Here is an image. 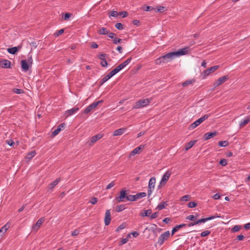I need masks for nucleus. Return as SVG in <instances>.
<instances>
[{
	"label": "nucleus",
	"instance_id": "f257e3e1",
	"mask_svg": "<svg viewBox=\"0 0 250 250\" xmlns=\"http://www.w3.org/2000/svg\"><path fill=\"white\" fill-rule=\"evenodd\" d=\"M175 58L176 56L174 54V52H169L157 59L155 60V63L158 65L163 63L170 62Z\"/></svg>",
	"mask_w": 250,
	"mask_h": 250
},
{
	"label": "nucleus",
	"instance_id": "f03ea898",
	"mask_svg": "<svg viewBox=\"0 0 250 250\" xmlns=\"http://www.w3.org/2000/svg\"><path fill=\"white\" fill-rule=\"evenodd\" d=\"M127 190L125 189H122L119 193V196H116L115 198V199L117 201V202H125L128 201L127 198L128 196V194L127 193Z\"/></svg>",
	"mask_w": 250,
	"mask_h": 250
},
{
	"label": "nucleus",
	"instance_id": "7ed1b4c3",
	"mask_svg": "<svg viewBox=\"0 0 250 250\" xmlns=\"http://www.w3.org/2000/svg\"><path fill=\"white\" fill-rule=\"evenodd\" d=\"M150 102L148 99H141L136 102L132 106L133 109H138L147 106Z\"/></svg>",
	"mask_w": 250,
	"mask_h": 250
},
{
	"label": "nucleus",
	"instance_id": "20e7f679",
	"mask_svg": "<svg viewBox=\"0 0 250 250\" xmlns=\"http://www.w3.org/2000/svg\"><path fill=\"white\" fill-rule=\"evenodd\" d=\"M209 116L210 115L209 114H205L203 116L201 117V118L194 122L193 123H192L189 126V128L194 129V128L196 127L202 123H203L204 121L207 120L209 117Z\"/></svg>",
	"mask_w": 250,
	"mask_h": 250
},
{
	"label": "nucleus",
	"instance_id": "39448f33",
	"mask_svg": "<svg viewBox=\"0 0 250 250\" xmlns=\"http://www.w3.org/2000/svg\"><path fill=\"white\" fill-rule=\"evenodd\" d=\"M218 65L211 66L208 69L205 70L201 74L202 79H205L211 73L214 72L219 68Z\"/></svg>",
	"mask_w": 250,
	"mask_h": 250
},
{
	"label": "nucleus",
	"instance_id": "423d86ee",
	"mask_svg": "<svg viewBox=\"0 0 250 250\" xmlns=\"http://www.w3.org/2000/svg\"><path fill=\"white\" fill-rule=\"evenodd\" d=\"M146 192H139L135 195H129L127 200L129 201H135L139 199L146 197Z\"/></svg>",
	"mask_w": 250,
	"mask_h": 250
},
{
	"label": "nucleus",
	"instance_id": "0eeeda50",
	"mask_svg": "<svg viewBox=\"0 0 250 250\" xmlns=\"http://www.w3.org/2000/svg\"><path fill=\"white\" fill-rule=\"evenodd\" d=\"M155 182H156V178L154 177H151L150 179L149 183H148V191H147V194H148V196H149L151 194V193L155 188Z\"/></svg>",
	"mask_w": 250,
	"mask_h": 250
},
{
	"label": "nucleus",
	"instance_id": "6e6552de",
	"mask_svg": "<svg viewBox=\"0 0 250 250\" xmlns=\"http://www.w3.org/2000/svg\"><path fill=\"white\" fill-rule=\"evenodd\" d=\"M170 233L168 230L166 231L163 233H162L158 240V244L159 246L162 245V244L164 243L165 240H167L169 236Z\"/></svg>",
	"mask_w": 250,
	"mask_h": 250
},
{
	"label": "nucleus",
	"instance_id": "1a4fd4ad",
	"mask_svg": "<svg viewBox=\"0 0 250 250\" xmlns=\"http://www.w3.org/2000/svg\"><path fill=\"white\" fill-rule=\"evenodd\" d=\"M229 79V77L228 75L224 76L219 78L215 83H213V86L214 88L219 86L223 83H225L226 81H227Z\"/></svg>",
	"mask_w": 250,
	"mask_h": 250
},
{
	"label": "nucleus",
	"instance_id": "9d476101",
	"mask_svg": "<svg viewBox=\"0 0 250 250\" xmlns=\"http://www.w3.org/2000/svg\"><path fill=\"white\" fill-rule=\"evenodd\" d=\"M189 47H186L182 49H179L176 52H174V54L175 55L176 58L177 57H179L180 56H183L187 54L189 51Z\"/></svg>",
	"mask_w": 250,
	"mask_h": 250
},
{
	"label": "nucleus",
	"instance_id": "9b49d317",
	"mask_svg": "<svg viewBox=\"0 0 250 250\" xmlns=\"http://www.w3.org/2000/svg\"><path fill=\"white\" fill-rule=\"evenodd\" d=\"M171 174V171L167 170V171L163 175L160 184L165 185L166 182L168 181L169 179L170 175Z\"/></svg>",
	"mask_w": 250,
	"mask_h": 250
},
{
	"label": "nucleus",
	"instance_id": "f8f14e48",
	"mask_svg": "<svg viewBox=\"0 0 250 250\" xmlns=\"http://www.w3.org/2000/svg\"><path fill=\"white\" fill-rule=\"evenodd\" d=\"M44 219L43 217H42L40 218L35 225H34L32 227V231H37L39 229V228L40 227L41 225L44 222Z\"/></svg>",
	"mask_w": 250,
	"mask_h": 250
},
{
	"label": "nucleus",
	"instance_id": "ddd939ff",
	"mask_svg": "<svg viewBox=\"0 0 250 250\" xmlns=\"http://www.w3.org/2000/svg\"><path fill=\"white\" fill-rule=\"evenodd\" d=\"M111 221V213L110 210L106 211L104 218V224L106 226L108 225Z\"/></svg>",
	"mask_w": 250,
	"mask_h": 250
},
{
	"label": "nucleus",
	"instance_id": "4468645a",
	"mask_svg": "<svg viewBox=\"0 0 250 250\" xmlns=\"http://www.w3.org/2000/svg\"><path fill=\"white\" fill-rule=\"evenodd\" d=\"M0 65L2 68H9L11 67V62L8 60H2L0 61Z\"/></svg>",
	"mask_w": 250,
	"mask_h": 250
},
{
	"label": "nucleus",
	"instance_id": "2eb2a0df",
	"mask_svg": "<svg viewBox=\"0 0 250 250\" xmlns=\"http://www.w3.org/2000/svg\"><path fill=\"white\" fill-rule=\"evenodd\" d=\"M144 147V146L141 145L138 147H137L135 149H134L130 153L129 157L130 158L132 156H135L136 154H138L140 150L143 149Z\"/></svg>",
	"mask_w": 250,
	"mask_h": 250
},
{
	"label": "nucleus",
	"instance_id": "dca6fc26",
	"mask_svg": "<svg viewBox=\"0 0 250 250\" xmlns=\"http://www.w3.org/2000/svg\"><path fill=\"white\" fill-rule=\"evenodd\" d=\"M218 217L219 216H211L208 217L202 218V219L197 220V223H198V224H201V223H204L206 222L207 221L214 219Z\"/></svg>",
	"mask_w": 250,
	"mask_h": 250
},
{
	"label": "nucleus",
	"instance_id": "f3484780",
	"mask_svg": "<svg viewBox=\"0 0 250 250\" xmlns=\"http://www.w3.org/2000/svg\"><path fill=\"white\" fill-rule=\"evenodd\" d=\"M65 124L63 123L57 126V128L55 129L52 133L53 136H55L58 135L59 132L62 130V128L65 126Z\"/></svg>",
	"mask_w": 250,
	"mask_h": 250
},
{
	"label": "nucleus",
	"instance_id": "a211bd4d",
	"mask_svg": "<svg viewBox=\"0 0 250 250\" xmlns=\"http://www.w3.org/2000/svg\"><path fill=\"white\" fill-rule=\"evenodd\" d=\"M21 46L13 47L11 48H9L7 49V52L11 54L14 55L19 50L21 49Z\"/></svg>",
	"mask_w": 250,
	"mask_h": 250
},
{
	"label": "nucleus",
	"instance_id": "6ab92c4d",
	"mask_svg": "<svg viewBox=\"0 0 250 250\" xmlns=\"http://www.w3.org/2000/svg\"><path fill=\"white\" fill-rule=\"evenodd\" d=\"M103 137V134H98L95 136H92L90 139V143L89 144V145H90L91 144L95 143L98 140L101 139Z\"/></svg>",
	"mask_w": 250,
	"mask_h": 250
},
{
	"label": "nucleus",
	"instance_id": "aec40b11",
	"mask_svg": "<svg viewBox=\"0 0 250 250\" xmlns=\"http://www.w3.org/2000/svg\"><path fill=\"white\" fill-rule=\"evenodd\" d=\"M217 133V132L215 131L213 132L206 133L204 135V139L205 140H208L216 135Z\"/></svg>",
	"mask_w": 250,
	"mask_h": 250
},
{
	"label": "nucleus",
	"instance_id": "412c9836",
	"mask_svg": "<svg viewBox=\"0 0 250 250\" xmlns=\"http://www.w3.org/2000/svg\"><path fill=\"white\" fill-rule=\"evenodd\" d=\"M79 108L78 107H74L70 109L67 110L66 111V114L67 116H72L79 111Z\"/></svg>",
	"mask_w": 250,
	"mask_h": 250
},
{
	"label": "nucleus",
	"instance_id": "4be33fe9",
	"mask_svg": "<svg viewBox=\"0 0 250 250\" xmlns=\"http://www.w3.org/2000/svg\"><path fill=\"white\" fill-rule=\"evenodd\" d=\"M114 76L113 74L112 73V72H110L109 73H108L105 77H104L101 81V85H102L104 83H105L107 80H108L109 79H110L112 77Z\"/></svg>",
	"mask_w": 250,
	"mask_h": 250
},
{
	"label": "nucleus",
	"instance_id": "5701e85b",
	"mask_svg": "<svg viewBox=\"0 0 250 250\" xmlns=\"http://www.w3.org/2000/svg\"><path fill=\"white\" fill-rule=\"evenodd\" d=\"M187 227L186 224H182L179 225H176L171 230V235H173L176 232H177L180 229L183 227Z\"/></svg>",
	"mask_w": 250,
	"mask_h": 250
},
{
	"label": "nucleus",
	"instance_id": "b1692460",
	"mask_svg": "<svg viewBox=\"0 0 250 250\" xmlns=\"http://www.w3.org/2000/svg\"><path fill=\"white\" fill-rule=\"evenodd\" d=\"M21 68L25 72L29 69V64L26 60H23L21 61Z\"/></svg>",
	"mask_w": 250,
	"mask_h": 250
},
{
	"label": "nucleus",
	"instance_id": "393cba45",
	"mask_svg": "<svg viewBox=\"0 0 250 250\" xmlns=\"http://www.w3.org/2000/svg\"><path fill=\"white\" fill-rule=\"evenodd\" d=\"M96 107L95 105L93 103L91 104H89L87 106L84 110L83 113L85 114H88L89 113L92 109L95 108Z\"/></svg>",
	"mask_w": 250,
	"mask_h": 250
},
{
	"label": "nucleus",
	"instance_id": "a878e982",
	"mask_svg": "<svg viewBox=\"0 0 250 250\" xmlns=\"http://www.w3.org/2000/svg\"><path fill=\"white\" fill-rule=\"evenodd\" d=\"M126 130L125 128H121L114 131L113 136H119L123 134Z\"/></svg>",
	"mask_w": 250,
	"mask_h": 250
},
{
	"label": "nucleus",
	"instance_id": "bb28decb",
	"mask_svg": "<svg viewBox=\"0 0 250 250\" xmlns=\"http://www.w3.org/2000/svg\"><path fill=\"white\" fill-rule=\"evenodd\" d=\"M61 181V178H58L56 179L53 182L51 183L48 187V188L50 189H52L56 186H57L59 182Z\"/></svg>",
	"mask_w": 250,
	"mask_h": 250
},
{
	"label": "nucleus",
	"instance_id": "cd10ccee",
	"mask_svg": "<svg viewBox=\"0 0 250 250\" xmlns=\"http://www.w3.org/2000/svg\"><path fill=\"white\" fill-rule=\"evenodd\" d=\"M250 121V118H247L241 121L240 123H239V126L240 127H242L246 125L247 124L249 123V122Z\"/></svg>",
	"mask_w": 250,
	"mask_h": 250
},
{
	"label": "nucleus",
	"instance_id": "c85d7f7f",
	"mask_svg": "<svg viewBox=\"0 0 250 250\" xmlns=\"http://www.w3.org/2000/svg\"><path fill=\"white\" fill-rule=\"evenodd\" d=\"M108 30L105 27L101 28L98 31V33L100 35H107L108 34Z\"/></svg>",
	"mask_w": 250,
	"mask_h": 250
},
{
	"label": "nucleus",
	"instance_id": "c756f323",
	"mask_svg": "<svg viewBox=\"0 0 250 250\" xmlns=\"http://www.w3.org/2000/svg\"><path fill=\"white\" fill-rule=\"evenodd\" d=\"M132 60V58H129L126 60H125V62H124L123 63L120 64V66L122 67V68L123 69L125 68L126 65H127L131 62Z\"/></svg>",
	"mask_w": 250,
	"mask_h": 250
},
{
	"label": "nucleus",
	"instance_id": "7c9ffc66",
	"mask_svg": "<svg viewBox=\"0 0 250 250\" xmlns=\"http://www.w3.org/2000/svg\"><path fill=\"white\" fill-rule=\"evenodd\" d=\"M168 205L167 202L160 203L157 206V208L159 210H162Z\"/></svg>",
	"mask_w": 250,
	"mask_h": 250
},
{
	"label": "nucleus",
	"instance_id": "2f4dec72",
	"mask_svg": "<svg viewBox=\"0 0 250 250\" xmlns=\"http://www.w3.org/2000/svg\"><path fill=\"white\" fill-rule=\"evenodd\" d=\"M196 142V141H191L187 143L185 147L186 150H187L191 148L194 146Z\"/></svg>",
	"mask_w": 250,
	"mask_h": 250
},
{
	"label": "nucleus",
	"instance_id": "473e14b6",
	"mask_svg": "<svg viewBox=\"0 0 250 250\" xmlns=\"http://www.w3.org/2000/svg\"><path fill=\"white\" fill-rule=\"evenodd\" d=\"M36 154V151L35 150L32 151L26 155V158L27 159H31Z\"/></svg>",
	"mask_w": 250,
	"mask_h": 250
},
{
	"label": "nucleus",
	"instance_id": "72a5a7b5",
	"mask_svg": "<svg viewBox=\"0 0 250 250\" xmlns=\"http://www.w3.org/2000/svg\"><path fill=\"white\" fill-rule=\"evenodd\" d=\"M125 208V205H118L116 207V211L119 212L124 210Z\"/></svg>",
	"mask_w": 250,
	"mask_h": 250
},
{
	"label": "nucleus",
	"instance_id": "f704fd0d",
	"mask_svg": "<svg viewBox=\"0 0 250 250\" xmlns=\"http://www.w3.org/2000/svg\"><path fill=\"white\" fill-rule=\"evenodd\" d=\"M123 68L119 64L117 67H116L115 69L111 71L112 73L114 75L118 73L120 70H121Z\"/></svg>",
	"mask_w": 250,
	"mask_h": 250
},
{
	"label": "nucleus",
	"instance_id": "c9c22d12",
	"mask_svg": "<svg viewBox=\"0 0 250 250\" xmlns=\"http://www.w3.org/2000/svg\"><path fill=\"white\" fill-rule=\"evenodd\" d=\"M9 227V226H8V224H6L2 228H0V232L4 233L5 232H6L7 230L8 229Z\"/></svg>",
	"mask_w": 250,
	"mask_h": 250
},
{
	"label": "nucleus",
	"instance_id": "e433bc0d",
	"mask_svg": "<svg viewBox=\"0 0 250 250\" xmlns=\"http://www.w3.org/2000/svg\"><path fill=\"white\" fill-rule=\"evenodd\" d=\"M218 145L221 147H226L228 146L229 143L227 141H221L219 142Z\"/></svg>",
	"mask_w": 250,
	"mask_h": 250
},
{
	"label": "nucleus",
	"instance_id": "4c0bfd02",
	"mask_svg": "<svg viewBox=\"0 0 250 250\" xmlns=\"http://www.w3.org/2000/svg\"><path fill=\"white\" fill-rule=\"evenodd\" d=\"M165 10H166V7L162 6H157V10L155 9V11L161 13Z\"/></svg>",
	"mask_w": 250,
	"mask_h": 250
},
{
	"label": "nucleus",
	"instance_id": "58836bf2",
	"mask_svg": "<svg viewBox=\"0 0 250 250\" xmlns=\"http://www.w3.org/2000/svg\"><path fill=\"white\" fill-rule=\"evenodd\" d=\"M152 211L151 209H147L145 210V212L141 215L142 216H149L151 214Z\"/></svg>",
	"mask_w": 250,
	"mask_h": 250
},
{
	"label": "nucleus",
	"instance_id": "ea45409f",
	"mask_svg": "<svg viewBox=\"0 0 250 250\" xmlns=\"http://www.w3.org/2000/svg\"><path fill=\"white\" fill-rule=\"evenodd\" d=\"M186 219L192 221H194V220H196L197 217L195 215H189L186 217Z\"/></svg>",
	"mask_w": 250,
	"mask_h": 250
},
{
	"label": "nucleus",
	"instance_id": "a19ab883",
	"mask_svg": "<svg viewBox=\"0 0 250 250\" xmlns=\"http://www.w3.org/2000/svg\"><path fill=\"white\" fill-rule=\"evenodd\" d=\"M210 233V231L209 230H207L204 231L202 232H201L200 234V236L202 237H204L206 236H208Z\"/></svg>",
	"mask_w": 250,
	"mask_h": 250
},
{
	"label": "nucleus",
	"instance_id": "79ce46f5",
	"mask_svg": "<svg viewBox=\"0 0 250 250\" xmlns=\"http://www.w3.org/2000/svg\"><path fill=\"white\" fill-rule=\"evenodd\" d=\"M13 91L14 93H15L16 94H20L24 93V91L22 89H19V88H14V89H13Z\"/></svg>",
	"mask_w": 250,
	"mask_h": 250
},
{
	"label": "nucleus",
	"instance_id": "37998d69",
	"mask_svg": "<svg viewBox=\"0 0 250 250\" xmlns=\"http://www.w3.org/2000/svg\"><path fill=\"white\" fill-rule=\"evenodd\" d=\"M101 61H102L100 62V64L101 65V66L104 67H107L108 63H107V61L106 60V59H105L104 60H101Z\"/></svg>",
	"mask_w": 250,
	"mask_h": 250
},
{
	"label": "nucleus",
	"instance_id": "c03bdc74",
	"mask_svg": "<svg viewBox=\"0 0 250 250\" xmlns=\"http://www.w3.org/2000/svg\"><path fill=\"white\" fill-rule=\"evenodd\" d=\"M108 55L106 54L105 53H100L99 54V59L101 60H104L106 59V57H107Z\"/></svg>",
	"mask_w": 250,
	"mask_h": 250
},
{
	"label": "nucleus",
	"instance_id": "a18cd8bd",
	"mask_svg": "<svg viewBox=\"0 0 250 250\" xmlns=\"http://www.w3.org/2000/svg\"><path fill=\"white\" fill-rule=\"evenodd\" d=\"M197 206V204L195 202H189L188 204V207L190 208H193L196 207Z\"/></svg>",
	"mask_w": 250,
	"mask_h": 250
},
{
	"label": "nucleus",
	"instance_id": "49530a36",
	"mask_svg": "<svg viewBox=\"0 0 250 250\" xmlns=\"http://www.w3.org/2000/svg\"><path fill=\"white\" fill-rule=\"evenodd\" d=\"M241 229V227L239 225H235L231 229L232 232H237L240 230Z\"/></svg>",
	"mask_w": 250,
	"mask_h": 250
},
{
	"label": "nucleus",
	"instance_id": "de8ad7c7",
	"mask_svg": "<svg viewBox=\"0 0 250 250\" xmlns=\"http://www.w3.org/2000/svg\"><path fill=\"white\" fill-rule=\"evenodd\" d=\"M219 164L222 166H226L228 164V162L226 159H221L220 161Z\"/></svg>",
	"mask_w": 250,
	"mask_h": 250
},
{
	"label": "nucleus",
	"instance_id": "09e8293b",
	"mask_svg": "<svg viewBox=\"0 0 250 250\" xmlns=\"http://www.w3.org/2000/svg\"><path fill=\"white\" fill-rule=\"evenodd\" d=\"M190 198V195H184L183 196H182L181 198V200L182 201H188L189 199Z\"/></svg>",
	"mask_w": 250,
	"mask_h": 250
},
{
	"label": "nucleus",
	"instance_id": "8fccbe9b",
	"mask_svg": "<svg viewBox=\"0 0 250 250\" xmlns=\"http://www.w3.org/2000/svg\"><path fill=\"white\" fill-rule=\"evenodd\" d=\"M118 15H119V13H118L116 11H111L110 12L109 16H111V17H116Z\"/></svg>",
	"mask_w": 250,
	"mask_h": 250
},
{
	"label": "nucleus",
	"instance_id": "3c124183",
	"mask_svg": "<svg viewBox=\"0 0 250 250\" xmlns=\"http://www.w3.org/2000/svg\"><path fill=\"white\" fill-rule=\"evenodd\" d=\"M113 43L115 44H117L122 42V40L121 39L117 38L116 37L113 39Z\"/></svg>",
	"mask_w": 250,
	"mask_h": 250
},
{
	"label": "nucleus",
	"instance_id": "603ef678",
	"mask_svg": "<svg viewBox=\"0 0 250 250\" xmlns=\"http://www.w3.org/2000/svg\"><path fill=\"white\" fill-rule=\"evenodd\" d=\"M115 26L118 30H122L123 29V25L121 23H117Z\"/></svg>",
	"mask_w": 250,
	"mask_h": 250
},
{
	"label": "nucleus",
	"instance_id": "864d4df0",
	"mask_svg": "<svg viewBox=\"0 0 250 250\" xmlns=\"http://www.w3.org/2000/svg\"><path fill=\"white\" fill-rule=\"evenodd\" d=\"M72 16V14H70V13H66L64 17H63V19L65 20V21H68L69 20L70 17H71V16Z\"/></svg>",
	"mask_w": 250,
	"mask_h": 250
},
{
	"label": "nucleus",
	"instance_id": "5fc2aeb1",
	"mask_svg": "<svg viewBox=\"0 0 250 250\" xmlns=\"http://www.w3.org/2000/svg\"><path fill=\"white\" fill-rule=\"evenodd\" d=\"M80 233V230L78 229H76L71 232V235L73 236H76Z\"/></svg>",
	"mask_w": 250,
	"mask_h": 250
},
{
	"label": "nucleus",
	"instance_id": "6e6d98bb",
	"mask_svg": "<svg viewBox=\"0 0 250 250\" xmlns=\"http://www.w3.org/2000/svg\"><path fill=\"white\" fill-rule=\"evenodd\" d=\"M125 227V225L124 223L121 224L116 229V231L118 232L120 230L124 229Z\"/></svg>",
	"mask_w": 250,
	"mask_h": 250
},
{
	"label": "nucleus",
	"instance_id": "4d7b16f0",
	"mask_svg": "<svg viewBox=\"0 0 250 250\" xmlns=\"http://www.w3.org/2000/svg\"><path fill=\"white\" fill-rule=\"evenodd\" d=\"M115 183L114 181L111 182L110 183H109L106 187V189H109L115 186Z\"/></svg>",
	"mask_w": 250,
	"mask_h": 250
},
{
	"label": "nucleus",
	"instance_id": "13d9d810",
	"mask_svg": "<svg viewBox=\"0 0 250 250\" xmlns=\"http://www.w3.org/2000/svg\"><path fill=\"white\" fill-rule=\"evenodd\" d=\"M97 201H98V199H97V198H96V197H92V198L91 199V200H90V201H89V202H90L91 204H92V205H95V204H96L97 203Z\"/></svg>",
	"mask_w": 250,
	"mask_h": 250
},
{
	"label": "nucleus",
	"instance_id": "bf43d9fd",
	"mask_svg": "<svg viewBox=\"0 0 250 250\" xmlns=\"http://www.w3.org/2000/svg\"><path fill=\"white\" fill-rule=\"evenodd\" d=\"M108 37L111 39H113L115 37H116V34L112 32H108V34H107Z\"/></svg>",
	"mask_w": 250,
	"mask_h": 250
},
{
	"label": "nucleus",
	"instance_id": "052dcab7",
	"mask_svg": "<svg viewBox=\"0 0 250 250\" xmlns=\"http://www.w3.org/2000/svg\"><path fill=\"white\" fill-rule=\"evenodd\" d=\"M193 81H189V80H187V81H186L185 82H184L183 83H182V86H186L188 85H189L190 84H191L192 83Z\"/></svg>",
	"mask_w": 250,
	"mask_h": 250
},
{
	"label": "nucleus",
	"instance_id": "680f3d73",
	"mask_svg": "<svg viewBox=\"0 0 250 250\" xmlns=\"http://www.w3.org/2000/svg\"><path fill=\"white\" fill-rule=\"evenodd\" d=\"M6 143L11 146H13L15 144L14 141L12 140H7L6 141Z\"/></svg>",
	"mask_w": 250,
	"mask_h": 250
},
{
	"label": "nucleus",
	"instance_id": "e2e57ef3",
	"mask_svg": "<svg viewBox=\"0 0 250 250\" xmlns=\"http://www.w3.org/2000/svg\"><path fill=\"white\" fill-rule=\"evenodd\" d=\"M159 213L158 212H154L151 214L150 218L151 219H153L157 218L158 216Z\"/></svg>",
	"mask_w": 250,
	"mask_h": 250
},
{
	"label": "nucleus",
	"instance_id": "0e129e2a",
	"mask_svg": "<svg viewBox=\"0 0 250 250\" xmlns=\"http://www.w3.org/2000/svg\"><path fill=\"white\" fill-rule=\"evenodd\" d=\"M64 32L63 29H61L58 31H57L55 34L54 35L56 37H58L59 36L61 35Z\"/></svg>",
	"mask_w": 250,
	"mask_h": 250
},
{
	"label": "nucleus",
	"instance_id": "69168bd1",
	"mask_svg": "<svg viewBox=\"0 0 250 250\" xmlns=\"http://www.w3.org/2000/svg\"><path fill=\"white\" fill-rule=\"evenodd\" d=\"M152 10L155 11V8L150 6H146V8L145 9V11H151Z\"/></svg>",
	"mask_w": 250,
	"mask_h": 250
},
{
	"label": "nucleus",
	"instance_id": "338daca9",
	"mask_svg": "<svg viewBox=\"0 0 250 250\" xmlns=\"http://www.w3.org/2000/svg\"><path fill=\"white\" fill-rule=\"evenodd\" d=\"M38 44H39V43H37L36 42H32L30 43V45L32 47V48H36Z\"/></svg>",
	"mask_w": 250,
	"mask_h": 250
},
{
	"label": "nucleus",
	"instance_id": "774afa93",
	"mask_svg": "<svg viewBox=\"0 0 250 250\" xmlns=\"http://www.w3.org/2000/svg\"><path fill=\"white\" fill-rule=\"evenodd\" d=\"M213 198L215 200H218L221 198V195L219 193H216L213 195Z\"/></svg>",
	"mask_w": 250,
	"mask_h": 250
}]
</instances>
